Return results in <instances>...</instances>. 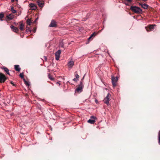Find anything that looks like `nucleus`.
I'll return each mask as SVG.
<instances>
[{
    "label": "nucleus",
    "instance_id": "f257e3e1",
    "mask_svg": "<svg viewBox=\"0 0 160 160\" xmlns=\"http://www.w3.org/2000/svg\"><path fill=\"white\" fill-rule=\"evenodd\" d=\"M130 9L133 12L137 14L141 13L142 12V9L140 8L135 6H131L130 7Z\"/></svg>",
    "mask_w": 160,
    "mask_h": 160
},
{
    "label": "nucleus",
    "instance_id": "f03ea898",
    "mask_svg": "<svg viewBox=\"0 0 160 160\" xmlns=\"http://www.w3.org/2000/svg\"><path fill=\"white\" fill-rule=\"evenodd\" d=\"M84 78V77H83V78L80 81V84H79L78 85V88L76 89L75 91L78 92H81L82 91V88H83L84 87V85L83 84V79Z\"/></svg>",
    "mask_w": 160,
    "mask_h": 160
},
{
    "label": "nucleus",
    "instance_id": "7ed1b4c3",
    "mask_svg": "<svg viewBox=\"0 0 160 160\" xmlns=\"http://www.w3.org/2000/svg\"><path fill=\"white\" fill-rule=\"evenodd\" d=\"M111 98V95L109 93H108L107 97L104 98L103 100L104 102L106 104L108 105L109 104V101Z\"/></svg>",
    "mask_w": 160,
    "mask_h": 160
},
{
    "label": "nucleus",
    "instance_id": "20e7f679",
    "mask_svg": "<svg viewBox=\"0 0 160 160\" xmlns=\"http://www.w3.org/2000/svg\"><path fill=\"white\" fill-rule=\"evenodd\" d=\"M7 79V78L3 73L0 72V83H4Z\"/></svg>",
    "mask_w": 160,
    "mask_h": 160
},
{
    "label": "nucleus",
    "instance_id": "39448f33",
    "mask_svg": "<svg viewBox=\"0 0 160 160\" xmlns=\"http://www.w3.org/2000/svg\"><path fill=\"white\" fill-rule=\"evenodd\" d=\"M118 77H112V81L113 86L114 87H116L117 85V82L118 80Z\"/></svg>",
    "mask_w": 160,
    "mask_h": 160
},
{
    "label": "nucleus",
    "instance_id": "423d86ee",
    "mask_svg": "<svg viewBox=\"0 0 160 160\" xmlns=\"http://www.w3.org/2000/svg\"><path fill=\"white\" fill-rule=\"evenodd\" d=\"M156 26L154 24L150 25L147 27H145V29L148 32L152 31L154 29V27Z\"/></svg>",
    "mask_w": 160,
    "mask_h": 160
},
{
    "label": "nucleus",
    "instance_id": "0eeeda50",
    "mask_svg": "<svg viewBox=\"0 0 160 160\" xmlns=\"http://www.w3.org/2000/svg\"><path fill=\"white\" fill-rule=\"evenodd\" d=\"M61 53V51L60 50H58L55 53V59L57 60L59 59L60 55Z\"/></svg>",
    "mask_w": 160,
    "mask_h": 160
},
{
    "label": "nucleus",
    "instance_id": "6e6552de",
    "mask_svg": "<svg viewBox=\"0 0 160 160\" xmlns=\"http://www.w3.org/2000/svg\"><path fill=\"white\" fill-rule=\"evenodd\" d=\"M95 118H96V117L94 116H91L90 117V119L88 121V122L92 124H94L95 122Z\"/></svg>",
    "mask_w": 160,
    "mask_h": 160
},
{
    "label": "nucleus",
    "instance_id": "1a4fd4ad",
    "mask_svg": "<svg viewBox=\"0 0 160 160\" xmlns=\"http://www.w3.org/2000/svg\"><path fill=\"white\" fill-rule=\"evenodd\" d=\"M14 17V16L12 14H10L8 15H7L5 18L7 21H9L12 19Z\"/></svg>",
    "mask_w": 160,
    "mask_h": 160
},
{
    "label": "nucleus",
    "instance_id": "9d476101",
    "mask_svg": "<svg viewBox=\"0 0 160 160\" xmlns=\"http://www.w3.org/2000/svg\"><path fill=\"white\" fill-rule=\"evenodd\" d=\"M10 28L13 31L17 33L18 32V29L17 27L14 26L13 25H11L10 26Z\"/></svg>",
    "mask_w": 160,
    "mask_h": 160
},
{
    "label": "nucleus",
    "instance_id": "9b49d317",
    "mask_svg": "<svg viewBox=\"0 0 160 160\" xmlns=\"http://www.w3.org/2000/svg\"><path fill=\"white\" fill-rule=\"evenodd\" d=\"M57 26L56 22L53 20L52 21L50 24L49 25V27H54Z\"/></svg>",
    "mask_w": 160,
    "mask_h": 160
},
{
    "label": "nucleus",
    "instance_id": "f8f14e48",
    "mask_svg": "<svg viewBox=\"0 0 160 160\" xmlns=\"http://www.w3.org/2000/svg\"><path fill=\"white\" fill-rule=\"evenodd\" d=\"M1 68L4 71L7 73V74L10 75L8 69L6 67H2Z\"/></svg>",
    "mask_w": 160,
    "mask_h": 160
},
{
    "label": "nucleus",
    "instance_id": "ddd939ff",
    "mask_svg": "<svg viewBox=\"0 0 160 160\" xmlns=\"http://www.w3.org/2000/svg\"><path fill=\"white\" fill-rule=\"evenodd\" d=\"M30 5L31 10H35L37 9V7L34 4L31 3L30 4Z\"/></svg>",
    "mask_w": 160,
    "mask_h": 160
},
{
    "label": "nucleus",
    "instance_id": "4468645a",
    "mask_svg": "<svg viewBox=\"0 0 160 160\" xmlns=\"http://www.w3.org/2000/svg\"><path fill=\"white\" fill-rule=\"evenodd\" d=\"M37 2L39 7H43L44 3L40 0H38Z\"/></svg>",
    "mask_w": 160,
    "mask_h": 160
},
{
    "label": "nucleus",
    "instance_id": "2eb2a0df",
    "mask_svg": "<svg viewBox=\"0 0 160 160\" xmlns=\"http://www.w3.org/2000/svg\"><path fill=\"white\" fill-rule=\"evenodd\" d=\"M74 62L73 61H70L68 62V66L69 67L71 68L74 65Z\"/></svg>",
    "mask_w": 160,
    "mask_h": 160
},
{
    "label": "nucleus",
    "instance_id": "dca6fc26",
    "mask_svg": "<svg viewBox=\"0 0 160 160\" xmlns=\"http://www.w3.org/2000/svg\"><path fill=\"white\" fill-rule=\"evenodd\" d=\"M140 5L144 9H147L148 8V6L146 4L140 3Z\"/></svg>",
    "mask_w": 160,
    "mask_h": 160
},
{
    "label": "nucleus",
    "instance_id": "f3484780",
    "mask_svg": "<svg viewBox=\"0 0 160 160\" xmlns=\"http://www.w3.org/2000/svg\"><path fill=\"white\" fill-rule=\"evenodd\" d=\"M19 65H15L14 66V68L15 69V70L16 71H18V72H20L21 68L19 67Z\"/></svg>",
    "mask_w": 160,
    "mask_h": 160
},
{
    "label": "nucleus",
    "instance_id": "a211bd4d",
    "mask_svg": "<svg viewBox=\"0 0 160 160\" xmlns=\"http://www.w3.org/2000/svg\"><path fill=\"white\" fill-rule=\"evenodd\" d=\"M26 23L29 26L31 25V23H32L31 19H28L26 21Z\"/></svg>",
    "mask_w": 160,
    "mask_h": 160
},
{
    "label": "nucleus",
    "instance_id": "6ab92c4d",
    "mask_svg": "<svg viewBox=\"0 0 160 160\" xmlns=\"http://www.w3.org/2000/svg\"><path fill=\"white\" fill-rule=\"evenodd\" d=\"M24 26V25L22 23H20L19 26V28L21 31H23L24 30V29L23 28Z\"/></svg>",
    "mask_w": 160,
    "mask_h": 160
},
{
    "label": "nucleus",
    "instance_id": "aec40b11",
    "mask_svg": "<svg viewBox=\"0 0 160 160\" xmlns=\"http://www.w3.org/2000/svg\"><path fill=\"white\" fill-rule=\"evenodd\" d=\"M97 35V33L95 32H94L91 34L90 37L88 38V40H90L92 37L95 36Z\"/></svg>",
    "mask_w": 160,
    "mask_h": 160
},
{
    "label": "nucleus",
    "instance_id": "412c9836",
    "mask_svg": "<svg viewBox=\"0 0 160 160\" xmlns=\"http://www.w3.org/2000/svg\"><path fill=\"white\" fill-rule=\"evenodd\" d=\"M48 77L52 81H53L54 80V78L52 77L50 74L48 75Z\"/></svg>",
    "mask_w": 160,
    "mask_h": 160
},
{
    "label": "nucleus",
    "instance_id": "4be33fe9",
    "mask_svg": "<svg viewBox=\"0 0 160 160\" xmlns=\"http://www.w3.org/2000/svg\"><path fill=\"white\" fill-rule=\"evenodd\" d=\"M4 16V14L2 12L0 13V20H1L2 21V19L3 18Z\"/></svg>",
    "mask_w": 160,
    "mask_h": 160
},
{
    "label": "nucleus",
    "instance_id": "5701e85b",
    "mask_svg": "<svg viewBox=\"0 0 160 160\" xmlns=\"http://www.w3.org/2000/svg\"><path fill=\"white\" fill-rule=\"evenodd\" d=\"M26 31L27 32H31V29L30 27H28L27 26L26 28Z\"/></svg>",
    "mask_w": 160,
    "mask_h": 160
},
{
    "label": "nucleus",
    "instance_id": "b1692460",
    "mask_svg": "<svg viewBox=\"0 0 160 160\" xmlns=\"http://www.w3.org/2000/svg\"><path fill=\"white\" fill-rule=\"evenodd\" d=\"M23 81H24V83L27 86H29L30 85L29 83L25 80V78H24Z\"/></svg>",
    "mask_w": 160,
    "mask_h": 160
},
{
    "label": "nucleus",
    "instance_id": "393cba45",
    "mask_svg": "<svg viewBox=\"0 0 160 160\" xmlns=\"http://www.w3.org/2000/svg\"><path fill=\"white\" fill-rule=\"evenodd\" d=\"M158 143L160 145V131L158 133Z\"/></svg>",
    "mask_w": 160,
    "mask_h": 160
},
{
    "label": "nucleus",
    "instance_id": "a878e982",
    "mask_svg": "<svg viewBox=\"0 0 160 160\" xmlns=\"http://www.w3.org/2000/svg\"><path fill=\"white\" fill-rule=\"evenodd\" d=\"M20 77L21 78L24 79V74L23 73H20L19 75Z\"/></svg>",
    "mask_w": 160,
    "mask_h": 160
},
{
    "label": "nucleus",
    "instance_id": "bb28decb",
    "mask_svg": "<svg viewBox=\"0 0 160 160\" xmlns=\"http://www.w3.org/2000/svg\"><path fill=\"white\" fill-rule=\"evenodd\" d=\"M11 11L13 13H15L16 12V11L13 9V7H12L11 8Z\"/></svg>",
    "mask_w": 160,
    "mask_h": 160
},
{
    "label": "nucleus",
    "instance_id": "cd10ccee",
    "mask_svg": "<svg viewBox=\"0 0 160 160\" xmlns=\"http://www.w3.org/2000/svg\"><path fill=\"white\" fill-rule=\"evenodd\" d=\"M75 77H76V78L78 79L79 78V76L77 74H75Z\"/></svg>",
    "mask_w": 160,
    "mask_h": 160
},
{
    "label": "nucleus",
    "instance_id": "c85d7f7f",
    "mask_svg": "<svg viewBox=\"0 0 160 160\" xmlns=\"http://www.w3.org/2000/svg\"><path fill=\"white\" fill-rule=\"evenodd\" d=\"M10 83L13 86H16V85L14 84L12 81H11L10 82Z\"/></svg>",
    "mask_w": 160,
    "mask_h": 160
},
{
    "label": "nucleus",
    "instance_id": "c756f323",
    "mask_svg": "<svg viewBox=\"0 0 160 160\" xmlns=\"http://www.w3.org/2000/svg\"><path fill=\"white\" fill-rule=\"evenodd\" d=\"M59 46H60V47H63L64 45H63V44L62 43H61L60 44Z\"/></svg>",
    "mask_w": 160,
    "mask_h": 160
},
{
    "label": "nucleus",
    "instance_id": "7c9ffc66",
    "mask_svg": "<svg viewBox=\"0 0 160 160\" xmlns=\"http://www.w3.org/2000/svg\"><path fill=\"white\" fill-rule=\"evenodd\" d=\"M56 84L58 85L59 86L60 85V81L57 82H56Z\"/></svg>",
    "mask_w": 160,
    "mask_h": 160
},
{
    "label": "nucleus",
    "instance_id": "2f4dec72",
    "mask_svg": "<svg viewBox=\"0 0 160 160\" xmlns=\"http://www.w3.org/2000/svg\"><path fill=\"white\" fill-rule=\"evenodd\" d=\"M78 80V79L76 78L73 79V80L76 82H77V81Z\"/></svg>",
    "mask_w": 160,
    "mask_h": 160
},
{
    "label": "nucleus",
    "instance_id": "473e14b6",
    "mask_svg": "<svg viewBox=\"0 0 160 160\" xmlns=\"http://www.w3.org/2000/svg\"><path fill=\"white\" fill-rule=\"evenodd\" d=\"M129 2H132V0H126Z\"/></svg>",
    "mask_w": 160,
    "mask_h": 160
},
{
    "label": "nucleus",
    "instance_id": "72a5a7b5",
    "mask_svg": "<svg viewBox=\"0 0 160 160\" xmlns=\"http://www.w3.org/2000/svg\"><path fill=\"white\" fill-rule=\"evenodd\" d=\"M36 29L35 28L33 29V31L34 32H36Z\"/></svg>",
    "mask_w": 160,
    "mask_h": 160
},
{
    "label": "nucleus",
    "instance_id": "f704fd0d",
    "mask_svg": "<svg viewBox=\"0 0 160 160\" xmlns=\"http://www.w3.org/2000/svg\"><path fill=\"white\" fill-rule=\"evenodd\" d=\"M43 58H44V59H45V60H47V58L46 57L44 56Z\"/></svg>",
    "mask_w": 160,
    "mask_h": 160
},
{
    "label": "nucleus",
    "instance_id": "c9c22d12",
    "mask_svg": "<svg viewBox=\"0 0 160 160\" xmlns=\"http://www.w3.org/2000/svg\"><path fill=\"white\" fill-rule=\"evenodd\" d=\"M38 18H37L33 22V23H35L36 22V21L38 19Z\"/></svg>",
    "mask_w": 160,
    "mask_h": 160
},
{
    "label": "nucleus",
    "instance_id": "e433bc0d",
    "mask_svg": "<svg viewBox=\"0 0 160 160\" xmlns=\"http://www.w3.org/2000/svg\"><path fill=\"white\" fill-rule=\"evenodd\" d=\"M95 102H96V103H97L98 102V100H95Z\"/></svg>",
    "mask_w": 160,
    "mask_h": 160
},
{
    "label": "nucleus",
    "instance_id": "4c0bfd02",
    "mask_svg": "<svg viewBox=\"0 0 160 160\" xmlns=\"http://www.w3.org/2000/svg\"><path fill=\"white\" fill-rule=\"evenodd\" d=\"M15 0H11L12 2H13Z\"/></svg>",
    "mask_w": 160,
    "mask_h": 160
},
{
    "label": "nucleus",
    "instance_id": "58836bf2",
    "mask_svg": "<svg viewBox=\"0 0 160 160\" xmlns=\"http://www.w3.org/2000/svg\"><path fill=\"white\" fill-rule=\"evenodd\" d=\"M87 15H88V16H89V15H90V13H88L87 14Z\"/></svg>",
    "mask_w": 160,
    "mask_h": 160
},
{
    "label": "nucleus",
    "instance_id": "ea45409f",
    "mask_svg": "<svg viewBox=\"0 0 160 160\" xmlns=\"http://www.w3.org/2000/svg\"><path fill=\"white\" fill-rule=\"evenodd\" d=\"M18 0H15L17 2L18 1Z\"/></svg>",
    "mask_w": 160,
    "mask_h": 160
}]
</instances>
